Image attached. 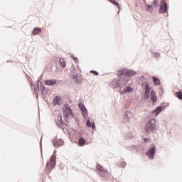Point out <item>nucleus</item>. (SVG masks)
I'll return each mask as SVG.
<instances>
[{
    "instance_id": "nucleus-19",
    "label": "nucleus",
    "mask_w": 182,
    "mask_h": 182,
    "mask_svg": "<svg viewBox=\"0 0 182 182\" xmlns=\"http://www.w3.org/2000/svg\"><path fill=\"white\" fill-rule=\"evenodd\" d=\"M161 110H163V107L159 106L154 112L156 114H160V113H161Z\"/></svg>"
},
{
    "instance_id": "nucleus-17",
    "label": "nucleus",
    "mask_w": 182,
    "mask_h": 182,
    "mask_svg": "<svg viewBox=\"0 0 182 182\" xmlns=\"http://www.w3.org/2000/svg\"><path fill=\"white\" fill-rule=\"evenodd\" d=\"M39 32H42V29L41 28H35L33 31H32V35L33 36L38 35V33H39Z\"/></svg>"
},
{
    "instance_id": "nucleus-36",
    "label": "nucleus",
    "mask_w": 182,
    "mask_h": 182,
    "mask_svg": "<svg viewBox=\"0 0 182 182\" xmlns=\"http://www.w3.org/2000/svg\"><path fill=\"white\" fill-rule=\"evenodd\" d=\"M40 147H41V150H42V138L40 141Z\"/></svg>"
},
{
    "instance_id": "nucleus-25",
    "label": "nucleus",
    "mask_w": 182,
    "mask_h": 182,
    "mask_svg": "<svg viewBox=\"0 0 182 182\" xmlns=\"http://www.w3.org/2000/svg\"><path fill=\"white\" fill-rule=\"evenodd\" d=\"M130 116H132V114L130 112L126 113L124 117V120L129 122V120H130Z\"/></svg>"
},
{
    "instance_id": "nucleus-27",
    "label": "nucleus",
    "mask_w": 182,
    "mask_h": 182,
    "mask_svg": "<svg viewBox=\"0 0 182 182\" xmlns=\"http://www.w3.org/2000/svg\"><path fill=\"white\" fill-rule=\"evenodd\" d=\"M154 7L155 8V9H159V1H157L156 0L154 1Z\"/></svg>"
},
{
    "instance_id": "nucleus-15",
    "label": "nucleus",
    "mask_w": 182,
    "mask_h": 182,
    "mask_svg": "<svg viewBox=\"0 0 182 182\" xmlns=\"http://www.w3.org/2000/svg\"><path fill=\"white\" fill-rule=\"evenodd\" d=\"M73 79L75 80V83L79 85V83H80L82 77H80V75L76 74L75 75H73Z\"/></svg>"
},
{
    "instance_id": "nucleus-28",
    "label": "nucleus",
    "mask_w": 182,
    "mask_h": 182,
    "mask_svg": "<svg viewBox=\"0 0 182 182\" xmlns=\"http://www.w3.org/2000/svg\"><path fill=\"white\" fill-rule=\"evenodd\" d=\"M152 55H153L154 58H160L159 52H153Z\"/></svg>"
},
{
    "instance_id": "nucleus-30",
    "label": "nucleus",
    "mask_w": 182,
    "mask_h": 182,
    "mask_svg": "<svg viewBox=\"0 0 182 182\" xmlns=\"http://www.w3.org/2000/svg\"><path fill=\"white\" fill-rule=\"evenodd\" d=\"M144 143H151V139L150 138H144Z\"/></svg>"
},
{
    "instance_id": "nucleus-18",
    "label": "nucleus",
    "mask_w": 182,
    "mask_h": 182,
    "mask_svg": "<svg viewBox=\"0 0 182 182\" xmlns=\"http://www.w3.org/2000/svg\"><path fill=\"white\" fill-rule=\"evenodd\" d=\"M53 103L55 106H56V105H58V106H60V97H59V96H55L53 100Z\"/></svg>"
},
{
    "instance_id": "nucleus-5",
    "label": "nucleus",
    "mask_w": 182,
    "mask_h": 182,
    "mask_svg": "<svg viewBox=\"0 0 182 182\" xmlns=\"http://www.w3.org/2000/svg\"><path fill=\"white\" fill-rule=\"evenodd\" d=\"M96 168H97V173L98 176H100L105 180H109L110 177V173L107 171V169L105 168L101 165L97 164Z\"/></svg>"
},
{
    "instance_id": "nucleus-16",
    "label": "nucleus",
    "mask_w": 182,
    "mask_h": 182,
    "mask_svg": "<svg viewBox=\"0 0 182 182\" xmlns=\"http://www.w3.org/2000/svg\"><path fill=\"white\" fill-rule=\"evenodd\" d=\"M152 80L155 86H160V85H161V83L160 82V79L156 76L152 77Z\"/></svg>"
},
{
    "instance_id": "nucleus-4",
    "label": "nucleus",
    "mask_w": 182,
    "mask_h": 182,
    "mask_svg": "<svg viewBox=\"0 0 182 182\" xmlns=\"http://www.w3.org/2000/svg\"><path fill=\"white\" fill-rule=\"evenodd\" d=\"M64 107L65 109H63V117L65 122H68L69 116H70V117H74L75 114H73L72 107H70V105H69V104H65Z\"/></svg>"
},
{
    "instance_id": "nucleus-38",
    "label": "nucleus",
    "mask_w": 182,
    "mask_h": 182,
    "mask_svg": "<svg viewBox=\"0 0 182 182\" xmlns=\"http://www.w3.org/2000/svg\"><path fill=\"white\" fill-rule=\"evenodd\" d=\"M73 59H74V60H77V58H76V57L74 58Z\"/></svg>"
},
{
    "instance_id": "nucleus-6",
    "label": "nucleus",
    "mask_w": 182,
    "mask_h": 182,
    "mask_svg": "<svg viewBox=\"0 0 182 182\" xmlns=\"http://www.w3.org/2000/svg\"><path fill=\"white\" fill-rule=\"evenodd\" d=\"M156 146L154 145V146L151 149H149L146 154V156H148L149 159H150V160H153V159H154V156H156Z\"/></svg>"
},
{
    "instance_id": "nucleus-24",
    "label": "nucleus",
    "mask_w": 182,
    "mask_h": 182,
    "mask_svg": "<svg viewBox=\"0 0 182 182\" xmlns=\"http://www.w3.org/2000/svg\"><path fill=\"white\" fill-rule=\"evenodd\" d=\"M134 137V136L132 132H128L127 134H126V139H129V140H132V139H133Z\"/></svg>"
},
{
    "instance_id": "nucleus-20",
    "label": "nucleus",
    "mask_w": 182,
    "mask_h": 182,
    "mask_svg": "<svg viewBox=\"0 0 182 182\" xmlns=\"http://www.w3.org/2000/svg\"><path fill=\"white\" fill-rule=\"evenodd\" d=\"M78 143L80 146H85V143H86V141L83 137H80L78 140Z\"/></svg>"
},
{
    "instance_id": "nucleus-11",
    "label": "nucleus",
    "mask_w": 182,
    "mask_h": 182,
    "mask_svg": "<svg viewBox=\"0 0 182 182\" xmlns=\"http://www.w3.org/2000/svg\"><path fill=\"white\" fill-rule=\"evenodd\" d=\"M58 81L56 80H46L44 83L46 86H55Z\"/></svg>"
},
{
    "instance_id": "nucleus-31",
    "label": "nucleus",
    "mask_w": 182,
    "mask_h": 182,
    "mask_svg": "<svg viewBox=\"0 0 182 182\" xmlns=\"http://www.w3.org/2000/svg\"><path fill=\"white\" fill-rule=\"evenodd\" d=\"M127 166V164L125 161H123L121 163V167H122V168H126Z\"/></svg>"
},
{
    "instance_id": "nucleus-35",
    "label": "nucleus",
    "mask_w": 182,
    "mask_h": 182,
    "mask_svg": "<svg viewBox=\"0 0 182 182\" xmlns=\"http://www.w3.org/2000/svg\"><path fill=\"white\" fill-rule=\"evenodd\" d=\"M116 6H117V8H120V4H119V2H115V4H114Z\"/></svg>"
},
{
    "instance_id": "nucleus-37",
    "label": "nucleus",
    "mask_w": 182,
    "mask_h": 182,
    "mask_svg": "<svg viewBox=\"0 0 182 182\" xmlns=\"http://www.w3.org/2000/svg\"><path fill=\"white\" fill-rule=\"evenodd\" d=\"M132 149H133V150H136V149H137V146H132Z\"/></svg>"
},
{
    "instance_id": "nucleus-23",
    "label": "nucleus",
    "mask_w": 182,
    "mask_h": 182,
    "mask_svg": "<svg viewBox=\"0 0 182 182\" xmlns=\"http://www.w3.org/2000/svg\"><path fill=\"white\" fill-rule=\"evenodd\" d=\"M70 73L72 76H75V75H79V73H76V68L73 67L70 70Z\"/></svg>"
},
{
    "instance_id": "nucleus-26",
    "label": "nucleus",
    "mask_w": 182,
    "mask_h": 182,
    "mask_svg": "<svg viewBox=\"0 0 182 182\" xmlns=\"http://www.w3.org/2000/svg\"><path fill=\"white\" fill-rule=\"evenodd\" d=\"M60 63L62 68H66V62H65V59L60 58Z\"/></svg>"
},
{
    "instance_id": "nucleus-34",
    "label": "nucleus",
    "mask_w": 182,
    "mask_h": 182,
    "mask_svg": "<svg viewBox=\"0 0 182 182\" xmlns=\"http://www.w3.org/2000/svg\"><path fill=\"white\" fill-rule=\"evenodd\" d=\"M109 1V2H111V4H113V5H114L116 4V2H117L116 0H108Z\"/></svg>"
},
{
    "instance_id": "nucleus-22",
    "label": "nucleus",
    "mask_w": 182,
    "mask_h": 182,
    "mask_svg": "<svg viewBox=\"0 0 182 182\" xmlns=\"http://www.w3.org/2000/svg\"><path fill=\"white\" fill-rule=\"evenodd\" d=\"M57 124H63V120H62V115H58V122H56Z\"/></svg>"
},
{
    "instance_id": "nucleus-13",
    "label": "nucleus",
    "mask_w": 182,
    "mask_h": 182,
    "mask_svg": "<svg viewBox=\"0 0 182 182\" xmlns=\"http://www.w3.org/2000/svg\"><path fill=\"white\" fill-rule=\"evenodd\" d=\"M86 126L87 127H90V129H92L93 130H95V129H96V124L95 122L91 123L90 122V119L87 120Z\"/></svg>"
},
{
    "instance_id": "nucleus-9",
    "label": "nucleus",
    "mask_w": 182,
    "mask_h": 182,
    "mask_svg": "<svg viewBox=\"0 0 182 182\" xmlns=\"http://www.w3.org/2000/svg\"><path fill=\"white\" fill-rule=\"evenodd\" d=\"M79 107L82 112V117L85 119L87 117V109H86L85 104H79Z\"/></svg>"
},
{
    "instance_id": "nucleus-10",
    "label": "nucleus",
    "mask_w": 182,
    "mask_h": 182,
    "mask_svg": "<svg viewBox=\"0 0 182 182\" xmlns=\"http://www.w3.org/2000/svg\"><path fill=\"white\" fill-rule=\"evenodd\" d=\"M53 144L54 147H60V146H63V140L62 139H54Z\"/></svg>"
},
{
    "instance_id": "nucleus-2",
    "label": "nucleus",
    "mask_w": 182,
    "mask_h": 182,
    "mask_svg": "<svg viewBox=\"0 0 182 182\" xmlns=\"http://www.w3.org/2000/svg\"><path fill=\"white\" fill-rule=\"evenodd\" d=\"M144 130L148 136L154 134L157 130V120L154 118L148 120V122L145 123Z\"/></svg>"
},
{
    "instance_id": "nucleus-32",
    "label": "nucleus",
    "mask_w": 182,
    "mask_h": 182,
    "mask_svg": "<svg viewBox=\"0 0 182 182\" xmlns=\"http://www.w3.org/2000/svg\"><path fill=\"white\" fill-rule=\"evenodd\" d=\"M147 10L150 12L153 11V6L151 5H147Z\"/></svg>"
},
{
    "instance_id": "nucleus-12",
    "label": "nucleus",
    "mask_w": 182,
    "mask_h": 182,
    "mask_svg": "<svg viewBox=\"0 0 182 182\" xmlns=\"http://www.w3.org/2000/svg\"><path fill=\"white\" fill-rule=\"evenodd\" d=\"M150 97L152 102H154V103L157 102V96L156 95V91L154 90H152L151 91Z\"/></svg>"
},
{
    "instance_id": "nucleus-33",
    "label": "nucleus",
    "mask_w": 182,
    "mask_h": 182,
    "mask_svg": "<svg viewBox=\"0 0 182 182\" xmlns=\"http://www.w3.org/2000/svg\"><path fill=\"white\" fill-rule=\"evenodd\" d=\"M33 93L34 95H36V97H39V95H38V92L36 91V89H34Z\"/></svg>"
},
{
    "instance_id": "nucleus-29",
    "label": "nucleus",
    "mask_w": 182,
    "mask_h": 182,
    "mask_svg": "<svg viewBox=\"0 0 182 182\" xmlns=\"http://www.w3.org/2000/svg\"><path fill=\"white\" fill-rule=\"evenodd\" d=\"M90 73H93L95 75V76H99V73L96 70H92L90 71Z\"/></svg>"
},
{
    "instance_id": "nucleus-8",
    "label": "nucleus",
    "mask_w": 182,
    "mask_h": 182,
    "mask_svg": "<svg viewBox=\"0 0 182 182\" xmlns=\"http://www.w3.org/2000/svg\"><path fill=\"white\" fill-rule=\"evenodd\" d=\"M151 90V87H150V84L146 83L145 85V94L144 95V98L147 100L150 97V91Z\"/></svg>"
},
{
    "instance_id": "nucleus-1",
    "label": "nucleus",
    "mask_w": 182,
    "mask_h": 182,
    "mask_svg": "<svg viewBox=\"0 0 182 182\" xmlns=\"http://www.w3.org/2000/svg\"><path fill=\"white\" fill-rule=\"evenodd\" d=\"M136 74L137 72L133 70H121L117 74L119 78L114 79L111 82L110 86L112 89H115L117 92H119L120 95H126V93L134 92V88L127 86V83H129L130 77L136 76Z\"/></svg>"
},
{
    "instance_id": "nucleus-21",
    "label": "nucleus",
    "mask_w": 182,
    "mask_h": 182,
    "mask_svg": "<svg viewBox=\"0 0 182 182\" xmlns=\"http://www.w3.org/2000/svg\"><path fill=\"white\" fill-rule=\"evenodd\" d=\"M175 96H176V97H178V99H179L180 100H182V92L181 91L176 92L175 93Z\"/></svg>"
},
{
    "instance_id": "nucleus-14",
    "label": "nucleus",
    "mask_w": 182,
    "mask_h": 182,
    "mask_svg": "<svg viewBox=\"0 0 182 182\" xmlns=\"http://www.w3.org/2000/svg\"><path fill=\"white\" fill-rule=\"evenodd\" d=\"M39 82L40 80L38 81L37 82V89L41 90V95H43V92H45V85L42 82L40 83V87H39Z\"/></svg>"
},
{
    "instance_id": "nucleus-7",
    "label": "nucleus",
    "mask_w": 182,
    "mask_h": 182,
    "mask_svg": "<svg viewBox=\"0 0 182 182\" xmlns=\"http://www.w3.org/2000/svg\"><path fill=\"white\" fill-rule=\"evenodd\" d=\"M167 2H166V0H161L159 14H166V12H167Z\"/></svg>"
},
{
    "instance_id": "nucleus-3",
    "label": "nucleus",
    "mask_w": 182,
    "mask_h": 182,
    "mask_svg": "<svg viewBox=\"0 0 182 182\" xmlns=\"http://www.w3.org/2000/svg\"><path fill=\"white\" fill-rule=\"evenodd\" d=\"M56 167V156L53 155L50 158V161L47 162L46 166V174H50L52 172V170Z\"/></svg>"
}]
</instances>
